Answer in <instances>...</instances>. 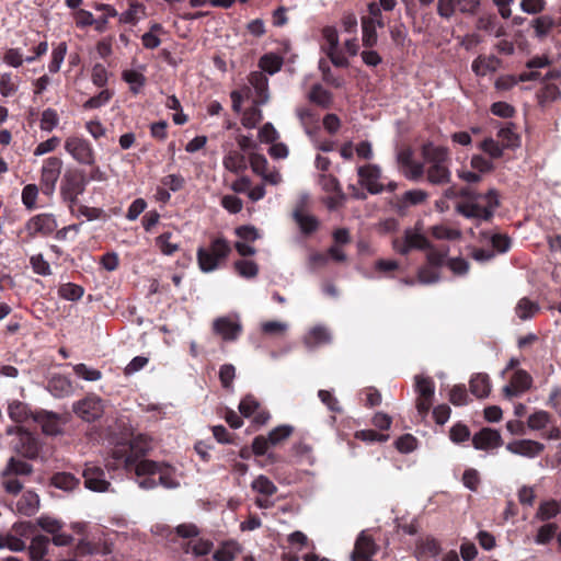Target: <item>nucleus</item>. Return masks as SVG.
<instances>
[{
  "label": "nucleus",
  "instance_id": "nucleus-51",
  "mask_svg": "<svg viewBox=\"0 0 561 561\" xmlns=\"http://www.w3.org/2000/svg\"><path fill=\"white\" fill-rule=\"evenodd\" d=\"M241 115V123L245 128H254L263 119L260 107H245Z\"/></svg>",
  "mask_w": 561,
  "mask_h": 561
},
{
  "label": "nucleus",
  "instance_id": "nucleus-26",
  "mask_svg": "<svg viewBox=\"0 0 561 561\" xmlns=\"http://www.w3.org/2000/svg\"><path fill=\"white\" fill-rule=\"evenodd\" d=\"M49 545V538L44 535L35 536L30 545L28 552L32 561H49L45 559Z\"/></svg>",
  "mask_w": 561,
  "mask_h": 561
},
{
  "label": "nucleus",
  "instance_id": "nucleus-63",
  "mask_svg": "<svg viewBox=\"0 0 561 561\" xmlns=\"http://www.w3.org/2000/svg\"><path fill=\"white\" fill-rule=\"evenodd\" d=\"M449 401L456 405H466L468 403V393L465 385H456L449 391Z\"/></svg>",
  "mask_w": 561,
  "mask_h": 561
},
{
  "label": "nucleus",
  "instance_id": "nucleus-16",
  "mask_svg": "<svg viewBox=\"0 0 561 561\" xmlns=\"http://www.w3.org/2000/svg\"><path fill=\"white\" fill-rule=\"evenodd\" d=\"M379 551V546L375 542L374 538L367 534L366 530L360 531L357 536L352 559L373 560V557Z\"/></svg>",
  "mask_w": 561,
  "mask_h": 561
},
{
  "label": "nucleus",
  "instance_id": "nucleus-13",
  "mask_svg": "<svg viewBox=\"0 0 561 561\" xmlns=\"http://www.w3.org/2000/svg\"><path fill=\"white\" fill-rule=\"evenodd\" d=\"M73 412L83 421L93 422L103 414L102 401L96 397H87L73 404Z\"/></svg>",
  "mask_w": 561,
  "mask_h": 561
},
{
  "label": "nucleus",
  "instance_id": "nucleus-52",
  "mask_svg": "<svg viewBox=\"0 0 561 561\" xmlns=\"http://www.w3.org/2000/svg\"><path fill=\"white\" fill-rule=\"evenodd\" d=\"M224 165L229 171L239 172L245 168L244 156L238 151H230L224 159Z\"/></svg>",
  "mask_w": 561,
  "mask_h": 561
},
{
  "label": "nucleus",
  "instance_id": "nucleus-34",
  "mask_svg": "<svg viewBox=\"0 0 561 561\" xmlns=\"http://www.w3.org/2000/svg\"><path fill=\"white\" fill-rule=\"evenodd\" d=\"M538 76L539 73L536 71L520 73L518 79H516L514 76H502L495 81V87L499 90H508L510 88L514 87L518 81L535 80L538 78Z\"/></svg>",
  "mask_w": 561,
  "mask_h": 561
},
{
  "label": "nucleus",
  "instance_id": "nucleus-1",
  "mask_svg": "<svg viewBox=\"0 0 561 561\" xmlns=\"http://www.w3.org/2000/svg\"><path fill=\"white\" fill-rule=\"evenodd\" d=\"M147 453L144 444L134 439L129 443H119L112 450L113 468L123 467L126 471H134L137 477L144 474H159L158 483L167 489L179 486L174 477V468L163 462H157L149 459H142Z\"/></svg>",
  "mask_w": 561,
  "mask_h": 561
},
{
  "label": "nucleus",
  "instance_id": "nucleus-29",
  "mask_svg": "<svg viewBox=\"0 0 561 561\" xmlns=\"http://www.w3.org/2000/svg\"><path fill=\"white\" fill-rule=\"evenodd\" d=\"M9 417L15 423H24L30 419L33 420V414L26 403L21 401H13L8 407Z\"/></svg>",
  "mask_w": 561,
  "mask_h": 561
},
{
  "label": "nucleus",
  "instance_id": "nucleus-19",
  "mask_svg": "<svg viewBox=\"0 0 561 561\" xmlns=\"http://www.w3.org/2000/svg\"><path fill=\"white\" fill-rule=\"evenodd\" d=\"M112 552V547L106 541H102L101 539L94 540L89 539L88 537H83L80 539L78 545L76 546V554L80 557L92 556V554H102L106 556Z\"/></svg>",
  "mask_w": 561,
  "mask_h": 561
},
{
  "label": "nucleus",
  "instance_id": "nucleus-50",
  "mask_svg": "<svg viewBox=\"0 0 561 561\" xmlns=\"http://www.w3.org/2000/svg\"><path fill=\"white\" fill-rule=\"evenodd\" d=\"M236 272L244 278H254L259 274V266L253 261L239 260L234 262Z\"/></svg>",
  "mask_w": 561,
  "mask_h": 561
},
{
  "label": "nucleus",
  "instance_id": "nucleus-40",
  "mask_svg": "<svg viewBox=\"0 0 561 561\" xmlns=\"http://www.w3.org/2000/svg\"><path fill=\"white\" fill-rule=\"evenodd\" d=\"M251 488L253 491L263 496H272L277 492V486L266 476L263 474H260L252 481Z\"/></svg>",
  "mask_w": 561,
  "mask_h": 561
},
{
  "label": "nucleus",
  "instance_id": "nucleus-11",
  "mask_svg": "<svg viewBox=\"0 0 561 561\" xmlns=\"http://www.w3.org/2000/svg\"><path fill=\"white\" fill-rule=\"evenodd\" d=\"M430 247L431 242L427 238L412 229H405L403 237L394 238L392 241L393 250L401 255H407L412 250H426Z\"/></svg>",
  "mask_w": 561,
  "mask_h": 561
},
{
  "label": "nucleus",
  "instance_id": "nucleus-3",
  "mask_svg": "<svg viewBox=\"0 0 561 561\" xmlns=\"http://www.w3.org/2000/svg\"><path fill=\"white\" fill-rule=\"evenodd\" d=\"M422 157L426 163L425 175L430 184L445 185L450 182L451 173L448 168V150L432 142L422 146Z\"/></svg>",
  "mask_w": 561,
  "mask_h": 561
},
{
  "label": "nucleus",
  "instance_id": "nucleus-12",
  "mask_svg": "<svg viewBox=\"0 0 561 561\" xmlns=\"http://www.w3.org/2000/svg\"><path fill=\"white\" fill-rule=\"evenodd\" d=\"M58 227L56 217L53 214H38L31 217L25 224V231L30 239L37 234L43 237L51 234Z\"/></svg>",
  "mask_w": 561,
  "mask_h": 561
},
{
  "label": "nucleus",
  "instance_id": "nucleus-62",
  "mask_svg": "<svg viewBox=\"0 0 561 561\" xmlns=\"http://www.w3.org/2000/svg\"><path fill=\"white\" fill-rule=\"evenodd\" d=\"M550 422V414L546 411H537L529 415L527 424L531 430H542Z\"/></svg>",
  "mask_w": 561,
  "mask_h": 561
},
{
  "label": "nucleus",
  "instance_id": "nucleus-64",
  "mask_svg": "<svg viewBox=\"0 0 561 561\" xmlns=\"http://www.w3.org/2000/svg\"><path fill=\"white\" fill-rule=\"evenodd\" d=\"M38 187L35 184H27L22 190V202L27 209L36 207Z\"/></svg>",
  "mask_w": 561,
  "mask_h": 561
},
{
  "label": "nucleus",
  "instance_id": "nucleus-24",
  "mask_svg": "<svg viewBox=\"0 0 561 561\" xmlns=\"http://www.w3.org/2000/svg\"><path fill=\"white\" fill-rule=\"evenodd\" d=\"M442 551L440 543L434 537H426L416 543V557L419 561H431L435 559Z\"/></svg>",
  "mask_w": 561,
  "mask_h": 561
},
{
  "label": "nucleus",
  "instance_id": "nucleus-55",
  "mask_svg": "<svg viewBox=\"0 0 561 561\" xmlns=\"http://www.w3.org/2000/svg\"><path fill=\"white\" fill-rule=\"evenodd\" d=\"M309 100L317 105H327L331 102V93L320 84H314L309 92Z\"/></svg>",
  "mask_w": 561,
  "mask_h": 561
},
{
  "label": "nucleus",
  "instance_id": "nucleus-45",
  "mask_svg": "<svg viewBox=\"0 0 561 561\" xmlns=\"http://www.w3.org/2000/svg\"><path fill=\"white\" fill-rule=\"evenodd\" d=\"M7 474H13V476H28L33 471L32 465L21 460L16 459L14 457H11L5 469Z\"/></svg>",
  "mask_w": 561,
  "mask_h": 561
},
{
  "label": "nucleus",
  "instance_id": "nucleus-8",
  "mask_svg": "<svg viewBox=\"0 0 561 561\" xmlns=\"http://www.w3.org/2000/svg\"><path fill=\"white\" fill-rule=\"evenodd\" d=\"M65 150L79 164L94 165L95 151L91 142L81 136H69L65 140Z\"/></svg>",
  "mask_w": 561,
  "mask_h": 561
},
{
  "label": "nucleus",
  "instance_id": "nucleus-23",
  "mask_svg": "<svg viewBox=\"0 0 561 561\" xmlns=\"http://www.w3.org/2000/svg\"><path fill=\"white\" fill-rule=\"evenodd\" d=\"M103 469L99 467H89L83 471L84 485L87 489L95 492L107 491L111 483L105 479Z\"/></svg>",
  "mask_w": 561,
  "mask_h": 561
},
{
  "label": "nucleus",
  "instance_id": "nucleus-38",
  "mask_svg": "<svg viewBox=\"0 0 561 561\" xmlns=\"http://www.w3.org/2000/svg\"><path fill=\"white\" fill-rule=\"evenodd\" d=\"M240 550L236 541H226L215 551L213 558L215 561H232Z\"/></svg>",
  "mask_w": 561,
  "mask_h": 561
},
{
  "label": "nucleus",
  "instance_id": "nucleus-58",
  "mask_svg": "<svg viewBox=\"0 0 561 561\" xmlns=\"http://www.w3.org/2000/svg\"><path fill=\"white\" fill-rule=\"evenodd\" d=\"M558 530V525L554 523H549L542 525L537 533L536 542L539 545H547L551 541V539L556 536Z\"/></svg>",
  "mask_w": 561,
  "mask_h": 561
},
{
  "label": "nucleus",
  "instance_id": "nucleus-42",
  "mask_svg": "<svg viewBox=\"0 0 561 561\" xmlns=\"http://www.w3.org/2000/svg\"><path fill=\"white\" fill-rule=\"evenodd\" d=\"M172 236V232L165 231L158 236L154 240V243L159 248L161 253L168 256L173 255L175 252L180 250V245L178 243H172L170 241Z\"/></svg>",
  "mask_w": 561,
  "mask_h": 561
},
{
  "label": "nucleus",
  "instance_id": "nucleus-39",
  "mask_svg": "<svg viewBox=\"0 0 561 561\" xmlns=\"http://www.w3.org/2000/svg\"><path fill=\"white\" fill-rule=\"evenodd\" d=\"M330 333L325 328L314 327L309 331V333L305 337V343L310 347H314L318 345L327 344L330 342Z\"/></svg>",
  "mask_w": 561,
  "mask_h": 561
},
{
  "label": "nucleus",
  "instance_id": "nucleus-20",
  "mask_svg": "<svg viewBox=\"0 0 561 561\" xmlns=\"http://www.w3.org/2000/svg\"><path fill=\"white\" fill-rule=\"evenodd\" d=\"M506 449L515 455L534 458L545 450V445L531 439H518L508 443Z\"/></svg>",
  "mask_w": 561,
  "mask_h": 561
},
{
  "label": "nucleus",
  "instance_id": "nucleus-59",
  "mask_svg": "<svg viewBox=\"0 0 561 561\" xmlns=\"http://www.w3.org/2000/svg\"><path fill=\"white\" fill-rule=\"evenodd\" d=\"M480 149L489 154L492 159H499L503 156L502 145L493 138H486L480 144Z\"/></svg>",
  "mask_w": 561,
  "mask_h": 561
},
{
  "label": "nucleus",
  "instance_id": "nucleus-48",
  "mask_svg": "<svg viewBox=\"0 0 561 561\" xmlns=\"http://www.w3.org/2000/svg\"><path fill=\"white\" fill-rule=\"evenodd\" d=\"M538 310L539 306L526 297L522 298L515 308L516 314L522 320H526L534 317L535 313L538 312Z\"/></svg>",
  "mask_w": 561,
  "mask_h": 561
},
{
  "label": "nucleus",
  "instance_id": "nucleus-25",
  "mask_svg": "<svg viewBox=\"0 0 561 561\" xmlns=\"http://www.w3.org/2000/svg\"><path fill=\"white\" fill-rule=\"evenodd\" d=\"M16 512L24 516H33L39 507V497L33 491H25L18 500Z\"/></svg>",
  "mask_w": 561,
  "mask_h": 561
},
{
  "label": "nucleus",
  "instance_id": "nucleus-61",
  "mask_svg": "<svg viewBox=\"0 0 561 561\" xmlns=\"http://www.w3.org/2000/svg\"><path fill=\"white\" fill-rule=\"evenodd\" d=\"M30 264L34 271V273L42 275V276H48L51 274V268L49 263L44 259V256L39 254L32 255L30 257Z\"/></svg>",
  "mask_w": 561,
  "mask_h": 561
},
{
  "label": "nucleus",
  "instance_id": "nucleus-46",
  "mask_svg": "<svg viewBox=\"0 0 561 561\" xmlns=\"http://www.w3.org/2000/svg\"><path fill=\"white\" fill-rule=\"evenodd\" d=\"M560 512L561 506L557 501H546L539 505V508L537 511V517L540 520H549L556 517Z\"/></svg>",
  "mask_w": 561,
  "mask_h": 561
},
{
  "label": "nucleus",
  "instance_id": "nucleus-33",
  "mask_svg": "<svg viewBox=\"0 0 561 561\" xmlns=\"http://www.w3.org/2000/svg\"><path fill=\"white\" fill-rule=\"evenodd\" d=\"M51 484L65 491H72L80 484V480L69 472H57L51 477Z\"/></svg>",
  "mask_w": 561,
  "mask_h": 561
},
{
  "label": "nucleus",
  "instance_id": "nucleus-4",
  "mask_svg": "<svg viewBox=\"0 0 561 561\" xmlns=\"http://www.w3.org/2000/svg\"><path fill=\"white\" fill-rule=\"evenodd\" d=\"M231 253L230 242L224 236L210 238L207 247H199L196 252L198 267L204 273L218 270Z\"/></svg>",
  "mask_w": 561,
  "mask_h": 561
},
{
  "label": "nucleus",
  "instance_id": "nucleus-30",
  "mask_svg": "<svg viewBox=\"0 0 561 561\" xmlns=\"http://www.w3.org/2000/svg\"><path fill=\"white\" fill-rule=\"evenodd\" d=\"M294 218L304 234H311L319 228V220L316 216L305 214L302 210H295Z\"/></svg>",
  "mask_w": 561,
  "mask_h": 561
},
{
  "label": "nucleus",
  "instance_id": "nucleus-53",
  "mask_svg": "<svg viewBox=\"0 0 561 561\" xmlns=\"http://www.w3.org/2000/svg\"><path fill=\"white\" fill-rule=\"evenodd\" d=\"M261 408L253 394H247L239 403V411L244 417L252 416Z\"/></svg>",
  "mask_w": 561,
  "mask_h": 561
},
{
  "label": "nucleus",
  "instance_id": "nucleus-36",
  "mask_svg": "<svg viewBox=\"0 0 561 561\" xmlns=\"http://www.w3.org/2000/svg\"><path fill=\"white\" fill-rule=\"evenodd\" d=\"M426 251H427V254H426L427 264L439 268L445 264L446 257L449 253V247L442 245L440 248H435L431 243V247L428 249H426Z\"/></svg>",
  "mask_w": 561,
  "mask_h": 561
},
{
  "label": "nucleus",
  "instance_id": "nucleus-32",
  "mask_svg": "<svg viewBox=\"0 0 561 561\" xmlns=\"http://www.w3.org/2000/svg\"><path fill=\"white\" fill-rule=\"evenodd\" d=\"M314 107H302L298 111V116L308 134L319 130L320 117L313 112Z\"/></svg>",
  "mask_w": 561,
  "mask_h": 561
},
{
  "label": "nucleus",
  "instance_id": "nucleus-37",
  "mask_svg": "<svg viewBox=\"0 0 561 561\" xmlns=\"http://www.w3.org/2000/svg\"><path fill=\"white\" fill-rule=\"evenodd\" d=\"M362 28H363V45L365 47H374L377 44V32L375 19L373 18H362Z\"/></svg>",
  "mask_w": 561,
  "mask_h": 561
},
{
  "label": "nucleus",
  "instance_id": "nucleus-17",
  "mask_svg": "<svg viewBox=\"0 0 561 561\" xmlns=\"http://www.w3.org/2000/svg\"><path fill=\"white\" fill-rule=\"evenodd\" d=\"M15 451L24 458L35 459L41 450L39 439L27 431L20 432L14 445Z\"/></svg>",
  "mask_w": 561,
  "mask_h": 561
},
{
  "label": "nucleus",
  "instance_id": "nucleus-56",
  "mask_svg": "<svg viewBox=\"0 0 561 561\" xmlns=\"http://www.w3.org/2000/svg\"><path fill=\"white\" fill-rule=\"evenodd\" d=\"M73 371L79 378L88 381H96L102 378V373L100 370L90 368L83 363L75 365Z\"/></svg>",
  "mask_w": 561,
  "mask_h": 561
},
{
  "label": "nucleus",
  "instance_id": "nucleus-15",
  "mask_svg": "<svg viewBox=\"0 0 561 561\" xmlns=\"http://www.w3.org/2000/svg\"><path fill=\"white\" fill-rule=\"evenodd\" d=\"M533 386V377L524 369H516L511 377L510 383L503 388L505 398L519 397Z\"/></svg>",
  "mask_w": 561,
  "mask_h": 561
},
{
  "label": "nucleus",
  "instance_id": "nucleus-35",
  "mask_svg": "<svg viewBox=\"0 0 561 561\" xmlns=\"http://www.w3.org/2000/svg\"><path fill=\"white\" fill-rule=\"evenodd\" d=\"M282 66L283 58L274 53L265 54L259 60V67L262 69V73L268 72L270 75H274L280 70Z\"/></svg>",
  "mask_w": 561,
  "mask_h": 561
},
{
  "label": "nucleus",
  "instance_id": "nucleus-2",
  "mask_svg": "<svg viewBox=\"0 0 561 561\" xmlns=\"http://www.w3.org/2000/svg\"><path fill=\"white\" fill-rule=\"evenodd\" d=\"M460 196L468 201L458 203L456 210L468 219L489 222L494 217V210L500 206L499 193L493 188L483 195L470 187H465L461 188Z\"/></svg>",
  "mask_w": 561,
  "mask_h": 561
},
{
  "label": "nucleus",
  "instance_id": "nucleus-60",
  "mask_svg": "<svg viewBox=\"0 0 561 561\" xmlns=\"http://www.w3.org/2000/svg\"><path fill=\"white\" fill-rule=\"evenodd\" d=\"M59 123V116L55 110L48 107L43 112L39 127L42 130L51 131Z\"/></svg>",
  "mask_w": 561,
  "mask_h": 561
},
{
  "label": "nucleus",
  "instance_id": "nucleus-44",
  "mask_svg": "<svg viewBox=\"0 0 561 561\" xmlns=\"http://www.w3.org/2000/svg\"><path fill=\"white\" fill-rule=\"evenodd\" d=\"M84 294V289L82 286L73 284V283H66L59 286L58 288V295L66 300L70 301H77L81 299V297Z\"/></svg>",
  "mask_w": 561,
  "mask_h": 561
},
{
  "label": "nucleus",
  "instance_id": "nucleus-21",
  "mask_svg": "<svg viewBox=\"0 0 561 561\" xmlns=\"http://www.w3.org/2000/svg\"><path fill=\"white\" fill-rule=\"evenodd\" d=\"M503 440L500 433L496 430L489 427L482 428L476 433L472 437V445L476 449L486 450L500 447Z\"/></svg>",
  "mask_w": 561,
  "mask_h": 561
},
{
  "label": "nucleus",
  "instance_id": "nucleus-14",
  "mask_svg": "<svg viewBox=\"0 0 561 561\" xmlns=\"http://www.w3.org/2000/svg\"><path fill=\"white\" fill-rule=\"evenodd\" d=\"M359 184L370 193L380 194L385 191L382 184L379 183L381 171L375 164H367L358 168Z\"/></svg>",
  "mask_w": 561,
  "mask_h": 561
},
{
  "label": "nucleus",
  "instance_id": "nucleus-54",
  "mask_svg": "<svg viewBox=\"0 0 561 561\" xmlns=\"http://www.w3.org/2000/svg\"><path fill=\"white\" fill-rule=\"evenodd\" d=\"M417 279L423 284H433L439 280L438 268L426 264L421 266L417 271Z\"/></svg>",
  "mask_w": 561,
  "mask_h": 561
},
{
  "label": "nucleus",
  "instance_id": "nucleus-22",
  "mask_svg": "<svg viewBox=\"0 0 561 561\" xmlns=\"http://www.w3.org/2000/svg\"><path fill=\"white\" fill-rule=\"evenodd\" d=\"M213 328L214 332L225 341H234L242 331L241 324L228 317L216 319Z\"/></svg>",
  "mask_w": 561,
  "mask_h": 561
},
{
  "label": "nucleus",
  "instance_id": "nucleus-41",
  "mask_svg": "<svg viewBox=\"0 0 561 561\" xmlns=\"http://www.w3.org/2000/svg\"><path fill=\"white\" fill-rule=\"evenodd\" d=\"M122 78L134 93H138L146 82L145 76L140 71L134 69L124 70Z\"/></svg>",
  "mask_w": 561,
  "mask_h": 561
},
{
  "label": "nucleus",
  "instance_id": "nucleus-27",
  "mask_svg": "<svg viewBox=\"0 0 561 561\" xmlns=\"http://www.w3.org/2000/svg\"><path fill=\"white\" fill-rule=\"evenodd\" d=\"M470 391L477 398H485L490 394L491 382L486 374H477L469 381Z\"/></svg>",
  "mask_w": 561,
  "mask_h": 561
},
{
  "label": "nucleus",
  "instance_id": "nucleus-57",
  "mask_svg": "<svg viewBox=\"0 0 561 561\" xmlns=\"http://www.w3.org/2000/svg\"><path fill=\"white\" fill-rule=\"evenodd\" d=\"M67 53V44L65 42L59 43L58 46L53 50L51 60L48 65L50 72H57L65 59Z\"/></svg>",
  "mask_w": 561,
  "mask_h": 561
},
{
  "label": "nucleus",
  "instance_id": "nucleus-18",
  "mask_svg": "<svg viewBox=\"0 0 561 561\" xmlns=\"http://www.w3.org/2000/svg\"><path fill=\"white\" fill-rule=\"evenodd\" d=\"M33 421L41 425L45 435L54 436L61 433L60 417L57 413L46 410L35 411Z\"/></svg>",
  "mask_w": 561,
  "mask_h": 561
},
{
  "label": "nucleus",
  "instance_id": "nucleus-43",
  "mask_svg": "<svg viewBox=\"0 0 561 561\" xmlns=\"http://www.w3.org/2000/svg\"><path fill=\"white\" fill-rule=\"evenodd\" d=\"M48 389L55 397H65L71 391V382L62 376L53 377L48 382Z\"/></svg>",
  "mask_w": 561,
  "mask_h": 561
},
{
  "label": "nucleus",
  "instance_id": "nucleus-6",
  "mask_svg": "<svg viewBox=\"0 0 561 561\" xmlns=\"http://www.w3.org/2000/svg\"><path fill=\"white\" fill-rule=\"evenodd\" d=\"M294 427L291 425H279L273 428L267 436L259 435L254 437L252 442V451L255 456H266L268 463H275L277 461V455L268 453L270 447H276L283 444L291 434Z\"/></svg>",
  "mask_w": 561,
  "mask_h": 561
},
{
  "label": "nucleus",
  "instance_id": "nucleus-28",
  "mask_svg": "<svg viewBox=\"0 0 561 561\" xmlns=\"http://www.w3.org/2000/svg\"><path fill=\"white\" fill-rule=\"evenodd\" d=\"M501 65V60L495 56H479L472 62V70L477 76H485L488 72H494Z\"/></svg>",
  "mask_w": 561,
  "mask_h": 561
},
{
  "label": "nucleus",
  "instance_id": "nucleus-9",
  "mask_svg": "<svg viewBox=\"0 0 561 561\" xmlns=\"http://www.w3.org/2000/svg\"><path fill=\"white\" fill-rule=\"evenodd\" d=\"M62 164V160L58 157H49L43 161L39 187L44 195L51 196L54 194L56 183L61 174Z\"/></svg>",
  "mask_w": 561,
  "mask_h": 561
},
{
  "label": "nucleus",
  "instance_id": "nucleus-7",
  "mask_svg": "<svg viewBox=\"0 0 561 561\" xmlns=\"http://www.w3.org/2000/svg\"><path fill=\"white\" fill-rule=\"evenodd\" d=\"M89 183L84 171L80 169H68L60 181V196L68 203L70 209L77 204L78 197L82 195Z\"/></svg>",
  "mask_w": 561,
  "mask_h": 561
},
{
  "label": "nucleus",
  "instance_id": "nucleus-31",
  "mask_svg": "<svg viewBox=\"0 0 561 561\" xmlns=\"http://www.w3.org/2000/svg\"><path fill=\"white\" fill-rule=\"evenodd\" d=\"M497 138L504 149H514L520 145V138L514 130V125L501 128Z\"/></svg>",
  "mask_w": 561,
  "mask_h": 561
},
{
  "label": "nucleus",
  "instance_id": "nucleus-10",
  "mask_svg": "<svg viewBox=\"0 0 561 561\" xmlns=\"http://www.w3.org/2000/svg\"><path fill=\"white\" fill-rule=\"evenodd\" d=\"M414 381V389L417 394L416 410L420 415L425 416L433 405L435 382L431 377L422 375H416Z\"/></svg>",
  "mask_w": 561,
  "mask_h": 561
},
{
  "label": "nucleus",
  "instance_id": "nucleus-49",
  "mask_svg": "<svg viewBox=\"0 0 561 561\" xmlns=\"http://www.w3.org/2000/svg\"><path fill=\"white\" fill-rule=\"evenodd\" d=\"M213 542L204 539H194L185 545V551L196 557L206 556L211 551Z\"/></svg>",
  "mask_w": 561,
  "mask_h": 561
},
{
  "label": "nucleus",
  "instance_id": "nucleus-5",
  "mask_svg": "<svg viewBox=\"0 0 561 561\" xmlns=\"http://www.w3.org/2000/svg\"><path fill=\"white\" fill-rule=\"evenodd\" d=\"M233 105H239L244 100L251 101L252 105H264L270 100L268 79L260 72L253 71L248 77V84L240 91H232Z\"/></svg>",
  "mask_w": 561,
  "mask_h": 561
},
{
  "label": "nucleus",
  "instance_id": "nucleus-47",
  "mask_svg": "<svg viewBox=\"0 0 561 561\" xmlns=\"http://www.w3.org/2000/svg\"><path fill=\"white\" fill-rule=\"evenodd\" d=\"M432 236L437 240H459L461 231L444 225L434 226L431 229Z\"/></svg>",
  "mask_w": 561,
  "mask_h": 561
}]
</instances>
